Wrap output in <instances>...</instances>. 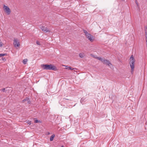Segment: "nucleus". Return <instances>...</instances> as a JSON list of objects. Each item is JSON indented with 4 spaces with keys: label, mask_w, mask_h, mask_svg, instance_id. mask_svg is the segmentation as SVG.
<instances>
[{
    "label": "nucleus",
    "mask_w": 147,
    "mask_h": 147,
    "mask_svg": "<svg viewBox=\"0 0 147 147\" xmlns=\"http://www.w3.org/2000/svg\"><path fill=\"white\" fill-rule=\"evenodd\" d=\"M41 66L43 70H52L55 71L57 70L55 66L53 64H42Z\"/></svg>",
    "instance_id": "f257e3e1"
},
{
    "label": "nucleus",
    "mask_w": 147,
    "mask_h": 147,
    "mask_svg": "<svg viewBox=\"0 0 147 147\" xmlns=\"http://www.w3.org/2000/svg\"><path fill=\"white\" fill-rule=\"evenodd\" d=\"M129 60L130 62L129 64L131 68V73L133 74L134 69L135 62V60L134 58V56L133 55L131 56Z\"/></svg>",
    "instance_id": "f03ea898"
},
{
    "label": "nucleus",
    "mask_w": 147,
    "mask_h": 147,
    "mask_svg": "<svg viewBox=\"0 0 147 147\" xmlns=\"http://www.w3.org/2000/svg\"><path fill=\"white\" fill-rule=\"evenodd\" d=\"M13 44L14 47H18L20 46V42L18 39L14 38V40H13Z\"/></svg>",
    "instance_id": "7ed1b4c3"
},
{
    "label": "nucleus",
    "mask_w": 147,
    "mask_h": 147,
    "mask_svg": "<svg viewBox=\"0 0 147 147\" xmlns=\"http://www.w3.org/2000/svg\"><path fill=\"white\" fill-rule=\"evenodd\" d=\"M102 62L104 64H105L107 65L110 66V65H112V64L108 60L105 59L104 58Z\"/></svg>",
    "instance_id": "20e7f679"
},
{
    "label": "nucleus",
    "mask_w": 147,
    "mask_h": 147,
    "mask_svg": "<svg viewBox=\"0 0 147 147\" xmlns=\"http://www.w3.org/2000/svg\"><path fill=\"white\" fill-rule=\"evenodd\" d=\"M86 36V38L91 42H92L94 40V39H93V36L90 34H88Z\"/></svg>",
    "instance_id": "39448f33"
},
{
    "label": "nucleus",
    "mask_w": 147,
    "mask_h": 147,
    "mask_svg": "<svg viewBox=\"0 0 147 147\" xmlns=\"http://www.w3.org/2000/svg\"><path fill=\"white\" fill-rule=\"evenodd\" d=\"M42 30L45 32H49L50 31L48 29V28H47V27H45V26H42L40 28Z\"/></svg>",
    "instance_id": "423d86ee"
},
{
    "label": "nucleus",
    "mask_w": 147,
    "mask_h": 147,
    "mask_svg": "<svg viewBox=\"0 0 147 147\" xmlns=\"http://www.w3.org/2000/svg\"><path fill=\"white\" fill-rule=\"evenodd\" d=\"M26 101H27L28 102V104H30L31 102L30 101V100L29 98L27 97L26 98L24 99L22 101V102H24Z\"/></svg>",
    "instance_id": "0eeeda50"
},
{
    "label": "nucleus",
    "mask_w": 147,
    "mask_h": 147,
    "mask_svg": "<svg viewBox=\"0 0 147 147\" xmlns=\"http://www.w3.org/2000/svg\"><path fill=\"white\" fill-rule=\"evenodd\" d=\"M5 12L7 14V15H9L11 13V10H4Z\"/></svg>",
    "instance_id": "6e6552de"
},
{
    "label": "nucleus",
    "mask_w": 147,
    "mask_h": 147,
    "mask_svg": "<svg viewBox=\"0 0 147 147\" xmlns=\"http://www.w3.org/2000/svg\"><path fill=\"white\" fill-rule=\"evenodd\" d=\"M79 56L80 57L83 58L85 56V55L84 53H81L79 54Z\"/></svg>",
    "instance_id": "1a4fd4ad"
},
{
    "label": "nucleus",
    "mask_w": 147,
    "mask_h": 147,
    "mask_svg": "<svg viewBox=\"0 0 147 147\" xmlns=\"http://www.w3.org/2000/svg\"><path fill=\"white\" fill-rule=\"evenodd\" d=\"M55 136V135L53 134L51 136L50 139V141H52L53 140Z\"/></svg>",
    "instance_id": "9d476101"
},
{
    "label": "nucleus",
    "mask_w": 147,
    "mask_h": 147,
    "mask_svg": "<svg viewBox=\"0 0 147 147\" xmlns=\"http://www.w3.org/2000/svg\"><path fill=\"white\" fill-rule=\"evenodd\" d=\"M34 119V123H41V121H40L36 119V118H35Z\"/></svg>",
    "instance_id": "9b49d317"
},
{
    "label": "nucleus",
    "mask_w": 147,
    "mask_h": 147,
    "mask_svg": "<svg viewBox=\"0 0 147 147\" xmlns=\"http://www.w3.org/2000/svg\"><path fill=\"white\" fill-rule=\"evenodd\" d=\"M104 58H102L101 57H96V59H98V60H100V61H101L102 62V61H103V60Z\"/></svg>",
    "instance_id": "f8f14e48"
},
{
    "label": "nucleus",
    "mask_w": 147,
    "mask_h": 147,
    "mask_svg": "<svg viewBox=\"0 0 147 147\" xmlns=\"http://www.w3.org/2000/svg\"><path fill=\"white\" fill-rule=\"evenodd\" d=\"M7 54L6 53H1L0 54V57L4 56L7 55Z\"/></svg>",
    "instance_id": "ddd939ff"
},
{
    "label": "nucleus",
    "mask_w": 147,
    "mask_h": 147,
    "mask_svg": "<svg viewBox=\"0 0 147 147\" xmlns=\"http://www.w3.org/2000/svg\"><path fill=\"white\" fill-rule=\"evenodd\" d=\"M3 9H10L8 7L5 5H4Z\"/></svg>",
    "instance_id": "4468645a"
},
{
    "label": "nucleus",
    "mask_w": 147,
    "mask_h": 147,
    "mask_svg": "<svg viewBox=\"0 0 147 147\" xmlns=\"http://www.w3.org/2000/svg\"><path fill=\"white\" fill-rule=\"evenodd\" d=\"M28 61L27 59H25L23 60V62L24 64H25Z\"/></svg>",
    "instance_id": "2eb2a0df"
},
{
    "label": "nucleus",
    "mask_w": 147,
    "mask_h": 147,
    "mask_svg": "<svg viewBox=\"0 0 147 147\" xmlns=\"http://www.w3.org/2000/svg\"><path fill=\"white\" fill-rule=\"evenodd\" d=\"M83 32H84L86 36L88 34H89V33H88V32L87 31H86V30H84Z\"/></svg>",
    "instance_id": "dca6fc26"
},
{
    "label": "nucleus",
    "mask_w": 147,
    "mask_h": 147,
    "mask_svg": "<svg viewBox=\"0 0 147 147\" xmlns=\"http://www.w3.org/2000/svg\"><path fill=\"white\" fill-rule=\"evenodd\" d=\"M85 100V99L84 98H82L80 100V102L81 103H82V104H83V102L84 101V100Z\"/></svg>",
    "instance_id": "f3484780"
},
{
    "label": "nucleus",
    "mask_w": 147,
    "mask_h": 147,
    "mask_svg": "<svg viewBox=\"0 0 147 147\" xmlns=\"http://www.w3.org/2000/svg\"><path fill=\"white\" fill-rule=\"evenodd\" d=\"M66 67H69V70H72V69L74 70V69H76L75 68H74L72 69L71 67H68V66H66Z\"/></svg>",
    "instance_id": "a211bd4d"
},
{
    "label": "nucleus",
    "mask_w": 147,
    "mask_h": 147,
    "mask_svg": "<svg viewBox=\"0 0 147 147\" xmlns=\"http://www.w3.org/2000/svg\"><path fill=\"white\" fill-rule=\"evenodd\" d=\"M145 33H147V27L145 26Z\"/></svg>",
    "instance_id": "6ab92c4d"
},
{
    "label": "nucleus",
    "mask_w": 147,
    "mask_h": 147,
    "mask_svg": "<svg viewBox=\"0 0 147 147\" xmlns=\"http://www.w3.org/2000/svg\"><path fill=\"white\" fill-rule=\"evenodd\" d=\"M3 43L1 41V40H0V47H1L3 45Z\"/></svg>",
    "instance_id": "aec40b11"
},
{
    "label": "nucleus",
    "mask_w": 147,
    "mask_h": 147,
    "mask_svg": "<svg viewBox=\"0 0 147 147\" xmlns=\"http://www.w3.org/2000/svg\"><path fill=\"white\" fill-rule=\"evenodd\" d=\"M1 90H2L3 92H6V91H5V88H3Z\"/></svg>",
    "instance_id": "412c9836"
},
{
    "label": "nucleus",
    "mask_w": 147,
    "mask_h": 147,
    "mask_svg": "<svg viewBox=\"0 0 147 147\" xmlns=\"http://www.w3.org/2000/svg\"><path fill=\"white\" fill-rule=\"evenodd\" d=\"M31 121H28L27 122V123L29 124V125H30L31 124Z\"/></svg>",
    "instance_id": "4be33fe9"
},
{
    "label": "nucleus",
    "mask_w": 147,
    "mask_h": 147,
    "mask_svg": "<svg viewBox=\"0 0 147 147\" xmlns=\"http://www.w3.org/2000/svg\"><path fill=\"white\" fill-rule=\"evenodd\" d=\"M36 43L37 45H41L40 44V42L38 41H37L36 42Z\"/></svg>",
    "instance_id": "5701e85b"
},
{
    "label": "nucleus",
    "mask_w": 147,
    "mask_h": 147,
    "mask_svg": "<svg viewBox=\"0 0 147 147\" xmlns=\"http://www.w3.org/2000/svg\"><path fill=\"white\" fill-rule=\"evenodd\" d=\"M2 59L3 60V61H6V59H5V57H2Z\"/></svg>",
    "instance_id": "b1692460"
},
{
    "label": "nucleus",
    "mask_w": 147,
    "mask_h": 147,
    "mask_svg": "<svg viewBox=\"0 0 147 147\" xmlns=\"http://www.w3.org/2000/svg\"><path fill=\"white\" fill-rule=\"evenodd\" d=\"M136 5H137V6H138V3L136 0Z\"/></svg>",
    "instance_id": "393cba45"
},
{
    "label": "nucleus",
    "mask_w": 147,
    "mask_h": 147,
    "mask_svg": "<svg viewBox=\"0 0 147 147\" xmlns=\"http://www.w3.org/2000/svg\"><path fill=\"white\" fill-rule=\"evenodd\" d=\"M92 55L93 56V57H94V58H96V57H96V56H94Z\"/></svg>",
    "instance_id": "a878e982"
},
{
    "label": "nucleus",
    "mask_w": 147,
    "mask_h": 147,
    "mask_svg": "<svg viewBox=\"0 0 147 147\" xmlns=\"http://www.w3.org/2000/svg\"><path fill=\"white\" fill-rule=\"evenodd\" d=\"M64 99H65V100H70V99H68L67 98H64Z\"/></svg>",
    "instance_id": "bb28decb"
},
{
    "label": "nucleus",
    "mask_w": 147,
    "mask_h": 147,
    "mask_svg": "<svg viewBox=\"0 0 147 147\" xmlns=\"http://www.w3.org/2000/svg\"><path fill=\"white\" fill-rule=\"evenodd\" d=\"M145 34V37L147 38V33Z\"/></svg>",
    "instance_id": "cd10ccee"
},
{
    "label": "nucleus",
    "mask_w": 147,
    "mask_h": 147,
    "mask_svg": "<svg viewBox=\"0 0 147 147\" xmlns=\"http://www.w3.org/2000/svg\"><path fill=\"white\" fill-rule=\"evenodd\" d=\"M146 45H147V40H146Z\"/></svg>",
    "instance_id": "c85d7f7f"
},
{
    "label": "nucleus",
    "mask_w": 147,
    "mask_h": 147,
    "mask_svg": "<svg viewBox=\"0 0 147 147\" xmlns=\"http://www.w3.org/2000/svg\"><path fill=\"white\" fill-rule=\"evenodd\" d=\"M61 147H64V146H63H63H61Z\"/></svg>",
    "instance_id": "c756f323"
},
{
    "label": "nucleus",
    "mask_w": 147,
    "mask_h": 147,
    "mask_svg": "<svg viewBox=\"0 0 147 147\" xmlns=\"http://www.w3.org/2000/svg\"><path fill=\"white\" fill-rule=\"evenodd\" d=\"M146 40H147V37H146Z\"/></svg>",
    "instance_id": "7c9ffc66"
}]
</instances>
